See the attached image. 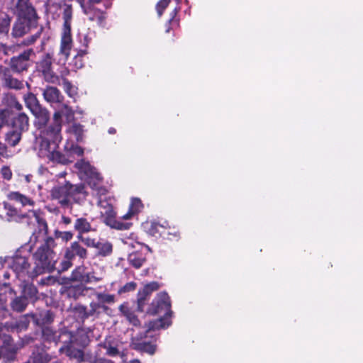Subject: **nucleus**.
<instances>
[{
    "instance_id": "1",
    "label": "nucleus",
    "mask_w": 363,
    "mask_h": 363,
    "mask_svg": "<svg viewBox=\"0 0 363 363\" xmlns=\"http://www.w3.org/2000/svg\"><path fill=\"white\" fill-rule=\"evenodd\" d=\"M56 242L54 238L49 237L38 248L33 254L34 267L32 269L31 277H36L45 272H52L57 262V255L55 252Z\"/></svg>"
},
{
    "instance_id": "2",
    "label": "nucleus",
    "mask_w": 363,
    "mask_h": 363,
    "mask_svg": "<svg viewBox=\"0 0 363 363\" xmlns=\"http://www.w3.org/2000/svg\"><path fill=\"white\" fill-rule=\"evenodd\" d=\"M147 313L153 315L164 313L162 317L149 323V330L165 329L172 324L171 301L167 292L163 291L157 294L149 306Z\"/></svg>"
},
{
    "instance_id": "3",
    "label": "nucleus",
    "mask_w": 363,
    "mask_h": 363,
    "mask_svg": "<svg viewBox=\"0 0 363 363\" xmlns=\"http://www.w3.org/2000/svg\"><path fill=\"white\" fill-rule=\"evenodd\" d=\"M62 19L63 28L61 37V43L58 55V63L65 64L72 48V40L71 35V25L72 20V9L69 4H62Z\"/></svg>"
},
{
    "instance_id": "4",
    "label": "nucleus",
    "mask_w": 363,
    "mask_h": 363,
    "mask_svg": "<svg viewBox=\"0 0 363 363\" xmlns=\"http://www.w3.org/2000/svg\"><path fill=\"white\" fill-rule=\"evenodd\" d=\"M111 208H107L104 212H101V218L103 222L110 228L118 230H125L130 228L133 223L128 220L136 217L141 211L143 206H129L128 211L119 217V218L125 221H121L116 218V212Z\"/></svg>"
},
{
    "instance_id": "5",
    "label": "nucleus",
    "mask_w": 363,
    "mask_h": 363,
    "mask_svg": "<svg viewBox=\"0 0 363 363\" xmlns=\"http://www.w3.org/2000/svg\"><path fill=\"white\" fill-rule=\"evenodd\" d=\"M39 135L35 138V146L38 150L41 149L49 148L52 145L57 147L62 140V124L58 121H55L40 128Z\"/></svg>"
},
{
    "instance_id": "6",
    "label": "nucleus",
    "mask_w": 363,
    "mask_h": 363,
    "mask_svg": "<svg viewBox=\"0 0 363 363\" xmlns=\"http://www.w3.org/2000/svg\"><path fill=\"white\" fill-rule=\"evenodd\" d=\"M51 195L54 199H60V204H72L82 202L86 196V192L84 185L67 184L63 186H55Z\"/></svg>"
},
{
    "instance_id": "7",
    "label": "nucleus",
    "mask_w": 363,
    "mask_h": 363,
    "mask_svg": "<svg viewBox=\"0 0 363 363\" xmlns=\"http://www.w3.org/2000/svg\"><path fill=\"white\" fill-rule=\"evenodd\" d=\"M29 253L24 249L21 248L16 251L13 257H8L6 263L9 269H11L15 277L19 279L25 278L33 279L31 277L32 269L28 262Z\"/></svg>"
},
{
    "instance_id": "8",
    "label": "nucleus",
    "mask_w": 363,
    "mask_h": 363,
    "mask_svg": "<svg viewBox=\"0 0 363 363\" xmlns=\"http://www.w3.org/2000/svg\"><path fill=\"white\" fill-rule=\"evenodd\" d=\"M0 218L7 220H15L25 221L28 224L38 223L41 227L47 228L46 223L40 218V215L33 210L28 212H18L13 206H0Z\"/></svg>"
},
{
    "instance_id": "9",
    "label": "nucleus",
    "mask_w": 363,
    "mask_h": 363,
    "mask_svg": "<svg viewBox=\"0 0 363 363\" xmlns=\"http://www.w3.org/2000/svg\"><path fill=\"white\" fill-rule=\"evenodd\" d=\"M79 177L86 181L92 189H98L102 182V177L89 162L81 160L75 163Z\"/></svg>"
},
{
    "instance_id": "10",
    "label": "nucleus",
    "mask_w": 363,
    "mask_h": 363,
    "mask_svg": "<svg viewBox=\"0 0 363 363\" xmlns=\"http://www.w3.org/2000/svg\"><path fill=\"white\" fill-rule=\"evenodd\" d=\"M72 340L73 335L70 332L67 330H58L57 345L58 343L63 344V345L59 348V351L62 353H65L69 359L79 362L84 359V354L82 350H76L70 345Z\"/></svg>"
},
{
    "instance_id": "11",
    "label": "nucleus",
    "mask_w": 363,
    "mask_h": 363,
    "mask_svg": "<svg viewBox=\"0 0 363 363\" xmlns=\"http://www.w3.org/2000/svg\"><path fill=\"white\" fill-rule=\"evenodd\" d=\"M56 147L54 145L49 148L41 149L38 150V156L54 163L62 164H67L73 162V159L70 158L67 152H65V154H62L60 152L55 150Z\"/></svg>"
},
{
    "instance_id": "12",
    "label": "nucleus",
    "mask_w": 363,
    "mask_h": 363,
    "mask_svg": "<svg viewBox=\"0 0 363 363\" xmlns=\"http://www.w3.org/2000/svg\"><path fill=\"white\" fill-rule=\"evenodd\" d=\"M16 9L19 19L28 21L30 25H35L37 15L30 4L26 0H18Z\"/></svg>"
},
{
    "instance_id": "13",
    "label": "nucleus",
    "mask_w": 363,
    "mask_h": 363,
    "mask_svg": "<svg viewBox=\"0 0 363 363\" xmlns=\"http://www.w3.org/2000/svg\"><path fill=\"white\" fill-rule=\"evenodd\" d=\"M146 232L152 236H162L165 234V229L169 227L168 221L165 220L153 219L143 224Z\"/></svg>"
},
{
    "instance_id": "14",
    "label": "nucleus",
    "mask_w": 363,
    "mask_h": 363,
    "mask_svg": "<svg viewBox=\"0 0 363 363\" xmlns=\"http://www.w3.org/2000/svg\"><path fill=\"white\" fill-rule=\"evenodd\" d=\"M33 53V50L30 48L25 50L18 56L12 57L10 63L11 69L17 73L27 69L29 58Z\"/></svg>"
},
{
    "instance_id": "15",
    "label": "nucleus",
    "mask_w": 363,
    "mask_h": 363,
    "mask_svg": "<svg viewBox=\"0 0 363 363\" xmlns=\"http://www.w3.org/2000/svg\"><path fill=\"white\" fill-rule=\"evenodd\" d=\"M159 289V284L156 281H152L147 284L142 290L138 293V310L140 312L144 311V307L146 304V301L150 297V294Z\"/></svg>"
},
{
    "instance_id": "16",
    "label": "nucleus",
    "mask_w": 363,
    "mask_h": 363,
    "mask_svg": "<svg viewBox=\"0 0 363 363\" xmlns=\"http://www.w3.org/2000/svg\"><path fill=\"white\" fill-rule=\"evenodd\" d=\"M159 289V284L156 281H152L147 284L142 290L138 293V310L140 312L144 311V307L146 304V301L150 297V294Z\"/></svg>"
},
{
    "instance_id": "17",
    "label": "nucleus",
    "mask_w": 363,
    "mask_h": 363,
    "mask_svg": "<svg viewBox=\"0 0 363 363\" xmlns=\"http://www.w3.org/2000/svg\"><path fill=\"white\" fill-rule=\"evenodd\" d=\"M0 80L3 86L9 89H21L23 87V82L13 77L11 69L7 68L1 69Z\"/></svg>"
},
{
    "instance_id": "18",
    "label": "nucleus",
    "mask_w": 363,
    "mask_h": 363,
    "mask_svg": "<svg viewBox=\"0 0 363 363\" xmlns=\"http://www.w3.org/2000/svg\"><path fill=\"white\" fill-rule=\"evenodd\" d=\"M119 345L120 342L117 338L113 336H108L100 344V346L106 350V354L116 357L120 354Z\"/></svg>"
},
{
    "instance_id": "19",
    "label": "nucleus",
    "mask_w": 363,
    "mask_h": 363,
    "mask_svg": "<svg viewBox=\"0 0 363 363\" xmlns=\"http://www.w3.org/2000/svg\"><path fill=\"white\" fill-rule=\"evenodd\" d=\"M33 322L39 326L51 323L54 320V313L50 310H43L31 313Z\"/></svg>"
},
{
    "instance_id": "20",
    "label": "nucleus",
    "mask_w": 363,
    "mask_h": 363,
    "mask_svg": "<svg viewBox=\"0 0 363 363\" xmlns=\"http://www.w3.org/2000/svg\"><path fill=\"white\" fill-rule=\"evenodd\" d=\"M65 253L67 258L73 260L78 257L79 259H84L87 257V251L77 242L71 243L70 246L66 248Z\"/></svg>"
},
{
    "instance_id": "21",
    "label": "nucleus",
    "mask_w": 363,
    "mask_h": 363,
    "mask_svg": "<svg viewBox=\"0 0 363 363\" xmlns=\"http://www.w3.org/2000/svg\"><path fill=\"white\" fill-rule=\"evenodd\" d=\"M43 95L45 101L50 104L53 103H62L63 96L60 91L54 86H47L43 92Z\"/></svg>"
},
{
    "instance_id": "22",
    "label": "nucleus",
    "mask_w": 363,
    "mask_h": 363,
    "mask_svg": "<svg viewBox=\"0 0 363 363\" xmlns=\"http://www.w3.org/2000/svg\"><path fill=\"white\" fill-rule=\"evenodd\" d=\"M51 357L43 348H37L25 363H48Z\"/></svg>"
},
{
    "instance_id": "23",
    "label": "nucleus",
    "mask_w": 363,
    "mask_h": 363,
    "mask_svg": "<svg viewBox=\"0 0 363 363\" xmlns=\"http://www.w3.org/2000/svg\"><path fill=\"white\" fill-rule=\"evenodd\" d=\"M31 113L35 117V124L38 126V128H42L45 126L49 121L50 114L48 111L43 108L41 106L38 108H35V110L32 111Z\"/></svg>"
},
{
    "instance_id": "24",
    "label": "nucleus",
    "mask_w": 363,
    "mask_h": 363,
    "mask_svg": "<svg viewBox=\"0 0 363 363\" xmlns=\"http://www.w3.org/2000/svg\"><path fill=\"white\" fill-rule=\"evenodd\" d=\"M29 126V120L26 114L21 113L15 116L12 120V127L13 129L21 132L27 131Z\"/></svg>"
},
{
    "instance_id": "25",
    "label": "nucleus",
    "mask_w": 363,
    "mask_h": 363,
    "mask_svg": "<svg viewBox=\"0 0 363 363\" xmlns=\"http://www.w3.org/2000/svg\"><path fill=\"white\" fill-rule=\"evenodd\" d=\"M30 321H33L31 313H28L20 316L18 319L11 322L10 327L12 330L20 332L26 330Z\"/></svg>"
},
{
    "instance_id": "26",
    "label": "nucleus",
    "mask_w": 363,
    "mask_h": 363,
    "mask_svg": "<svg viewBox=\"0 0 363 363\" xmlns=\"http://www.w3.org/2000/svg\"><path fill=\"white\" fill-rule=\"evenodd\" d=\"M21 296L30 302L37 298L38 290L31 283L23 281L21 284Z\"/></svg>"
},
{
    "instance_id": "27",
    "label": "nucleus",
    "mask_w": 363,
    "mask_h": 363,
    "mask_svg": "<svg viewBox=\"0 0 363 363\" xmlns=\"http://www.w3.org/2000/svg\"><path fill=\"white\" fill-rule=\"evenodd\" d=\"M33 26L34 25H30L28 21L18 18L13 26L12 35L15 38L22 37L28 33L30 28Z\"/></svg>"
},
{
    "instance_id": "28",
    "label": "nucleus",
    "mask_w": 363,
    "mask_h": 363,
    "mask_svg": "<svg viewBox=\"0 0 363 363\" xmlns=\"http://www.w3.org/2000/svg\"><path fill=\"white\" fill-rule=\"evenodd\" d=\"M65 116L67 121H70L74 117V111L66 104H63L60 110L55 112L53 115V121H58L62 123V117Z\"/></svg>"
},
{
    "instance_id": "29",
    "label": "nucleus",
    "mask_w": 363,
    "mask_h": 363,
    "mask_svg": "<svg viewBox=\"0 0 363 363\" xmlns=\"http://www.w3.org/2000/svg\"><path fill=\"white\" fill-rule=\"evenodd\" d=\"M119 311L126 319L134 326L139 325L140 321L134 312L128 307V303H123L119 306Z\"/></svg>"
},
{
    "instance_id": "30",
    "label": "nucleus",
    "mask_w": 363,
    "mask_h": 363,
    "mask_svg": "<svg viewBox=\"0 0 363 363\" xmlns=\"http://www.w3.org/2000/svg\"><path fill=\"white\" fill-rule=\"evenodd\" d=\"M129 264L136 269L140 268L146 261L145 256L140 252H131L128 255Z\"/></svg>"
},
{
    "instance_id": "31",
    "label": "nucleus",
    "mask_w": 363,
    "mask_h": 363,
    "mask_svg": "<svg viewBox=\"0 0 363 363\" xmlns=\"http://www.w3.org/2000/svg\"><path fill=\"white\" fill-rule=\"evenodd\" d=\"M29 301L26 298L21 296L15 297L10 303V306L13 311L21 313L25 311Z\"/></svg>"
},
{
    "instance_id": "32",
    "label": "nucleus",
    "mask_w": 363,
    "mask_h": 363,
    "mask_svg": "<svg viewBox=\"0 0 363 363\" xmlns=\"http://www.w3.org/2000/svg\"><path fill=\"white\" fill-rule=\"evenodd\" d=\"M65 151L67 152L70 158L74 160V155L82 156L84 154V149L80 146L73 144L67 140L65 145Z\"/></svg>"
},
{
    "instance_id": "33",
    "label": "nucleus",
    "mask_w": 363,
    "mask_h": 363,
    "mask_svg": "<svg viewBox=\"0 0 363 363\" xmlns=\"http://www.w3.org/2000/svg\"><path fill=\"white\" fill-rule=\"evenodd\" d=\"M22 132L13 129L6 135V142L11 146L15 147L21 140Z\"/></svg>"
},
{
    "instance_id": "34",
    "label": "nucleus",
    "mask_w": 363,
    "mask_h": 363,
    "mask_svg": "<svg viewBox=\"0 0 363 363\" xmlns=\"http://www.w3.org/2000/svg\"><path fill=\"white\" fill-rule=\"evenodd\" d=\"M6 197L9 201L19 203L21 204H32L30 199L27 196L19 193L18 191L9 192Z\"/></svg>"
},
{
    "instance_id": "35",
    "label": "nucleus",
    "mask_w": 363,
    "mask_h": 363,
    "mask_svg": "<svg viewBox=\"0 0 363 363\" xmlns=\"http://www.w3.org/2000/svg\"><path fill=\"white\" fill-rule=\"evenodd\" d=\"M58 331L54 330L50 327H45L42 330V336L44 340L49 342H54L57 345Z\"/></svg>"
},
{
    "instance_id": "36",
    "label": "nucleus",
    "mask_w": 363,
    "mask_h": 363,
    "mask_svg": "<svg viewBox=\"0 0 363 363\" xmlns=\"http://www.w3.org/2000/svg\"><path fill=\"white\" fill-rule=\"evenodd\" d=\"M74 229L79 233V235H82V233L91 231V227L86 219L80 218L75 220Z\"/></svg>"
},
{
    "instance_id": "37",
    "label": "nucleus",
    "mask_w": 363,
    "mask_h": 363,
    "mask_svg": "<svg viewBox=\"0 0 363 363\" xmlns=\"http://www.w3.org/2000/svg\"><path fill=\"white\" fill-rule=\"evenodd\" d=\"M84 131L83 126L79 123L72 124L67 130L68 133H72L74 135L77 142H80L83 140Z\"/></svg>"
},
{
    "instance_id": "38",
    "label": "nucleus",
    "mask_w": 363,
    "mask_h": 363,
    "mask_svg": "<svg viewBox=\"0 0 363 363\" xmlns=\"http://www.w3.org/2000/svg\"><path fill=\"white\" fill-rule=\"evenodd\" d=\"M108 310V307L102 304L99 301H92L90 303V309L89 310L90 316L94 315H99L102 313H106Z\"/></svg>"
},
{
    "instance_id": "39",
    "label": "nucleus",
    "mask_w": 363,
    "mask_h": 363,
    "mask_svg": "<svg viewBox=\"0 0 363 363\" xmlns=\"http://www.w3.org/2000/svg\"><path fill=\"white\" fill-rule=\"evenodd\" d=\"M74 316L79 320H84L90 316L89 311L82 305H77L73 308Z\"/></svg>"
},
{
    "instance_id": "40",
    "label": "nucleus",
    "mask_w": 363,
    "mask_h": 363,
    "mask_svg": "<svg viewBox=\"0 0 363 363\" xmlns=\"http://www.w3.org/2000/svg\"><path fill=\"white\" fill-rule=\"evenodd\" d=\"M94 296L98 301L102 304H111L115 302V296L110 294L96 292Z\"/></svg>"
},
{
    "instance_id": "41",
    "label": "nucleus",
    "mask_w": 363,
    "mask_h": 363,
    "mask_svg": "<svg viewBox=\"0 0 363 363\" xmlns=\"http://www.w3.org/2000/svg\"><path fill=\"white\" fill-rule=\"evenodd\" d=\"M164 238L172 240L178 241L180 239V232L176 227H169L165 229V234L162 235Z\"/></svg>"
},
{
    "instance_id": "42",
    "label": "nucleus",
    "mask_w": 363,
    "mask_h": 363,
    "mask_svg": "<svg viewBox=\"0 0 363 363\" xmlns=\"http://www.w3.org/2000/svg\"><path fill=\"white\" fill-rule=\"evenodd\" d=\"M24 101L26 104V106L30 110V111L35 109V108H38L40 106L38 103L37 98L33 94L28 93L24 96Z\"/></svg>"
},
{
    "instance_id": "43",
    "label": "nucleus",
    "mask_w": 363,
    "mask_h": 363,
    "mask_svg": "<svg viewBox=\"0 0 363 363\" xmlns=\"http://www.w3.org/2000/svg\"><path fill=\"white\" fill-rule=\"evenodd\" d=\"M96 248L101 255L106 256L112 252V245L108 242H97Z\"/></svg>"
},
{
    "instance_id": "44",
    "label": "nucleus",
    "mask_w": 363,
    "mask_h": 363,
    "mask_svg": "<svg viewBox=\"0 0 363 363\" xmlns=\"http://www.w3.org/2000/svg\"><path fill=\"white\" fill-rule=\"evenodd\" d=\"M84 11L85 14L87 15L90 21H94L97 19L99 23H101L104 18V17L102 16V13H101L99 11H95L91 8L84 9Z\"/></svg>"
},
{
    "instance_id": "45",
    "label": "nucleus",
    "mask_w": 363,
    "mask_h": 363,
    "mask_svg": "<svg viewBox=\"0 0 363 363\" xmlns=\"http://www.w3.org/2000/svg\"><path fill=\"white\" fill-rule=\"evenodd\" d=\"M11 23V18L5 13L0 15V33H8Z\"/></svg>"
},
{
    "instance_id": "46",
    "label": "nucleus",
    "mask_w": 363,
    "mask_h": 363,
    "mask_svg": "<svg viewBox=\"0 0 363 363\" xmlns=\"http://www.w3.org/2000/svg\"><path fill=\"white\" fill-rule=\"evenodd\" d=\"M62 5L57 3L50 4L48 6L47 11L49 14L52 15L53 18L60 16V12L62 11Z\"/></svg>"
},
{
    "instance_id": "47",
    "label": "nucleus",
    "mask_w": 363,
    "mask_h": 363,
    "mask_svg": "<svg viewBox=\"0 0 363 363\" xmlns=\"http://www.w3.org/2000/svg\"><path fill=\"white\" fill-rule=\"evenodd\" d=\"M86 273V272L83 266L78 267L72 272V278L75 281L82 282V280H85L84 277Z\"/></svg>"
},
{
    "instance_id": "48",
    "label": "nucleus",
    "mask_w": 363,
    "mask_h": 363,
    "mask_svg": "<svg viewBox=\"0 0 363 363\" xmlns=\"http://www.w3.org/2000/svg\"><path fill=\"white\" fill-rule=\"evenodd\" d=\"M94 35V33L91 31H88L86 33H79V38L80 43L84 47H87L89 44L91 42Z\"/></svg>"
},
{
    "instance_id": "49",
    "label": "nucleus",
    "mask_w": 363,
    "mask_h": 363,
    "mask_svg": "<svg viewBox=\"0 0 363 363\" xmlns=\"http://www.w3.org/2000/svg\"><path fill=\"white\" fill-rule=\"evenodd\" d=\"M52 57L50 54H47L40 63V69L42 72L51 69Z\"/></svg>"
},
{
    "instance_id": "50",
    "label": "nucleus",
    "mask_w": 363,
    "mask_h": 363,
    "mask_svg": "<svg viewBox=\"0 0 363 363\" xmlns=\"http://www.w3.org/2000/svg\"><path fill=\"white\" fill-rule=\"evenodd\" d=\"M73 259L71 258H67L66 254L65 253L64 259L60 262V268L57 269L59 272L67 271L69 269L72 265Z\"/></svg>"
},
{
    "instance_id": "51",
    "label": "nucleus",
    "mask_w": 363,
    "mask_h": 363,
    "mask_svg": "<svg viewBox=\"0 0 363 363\" xmlns=\"http://www.w3.org/2000/svg\"><path fill=\"white\" fill-rule=\"evenodd\" d=\"M10 118V111L8 109L0 110V129L7 124Z\"/></svg>"
},
{
    "instance_id": "52",
    "label": "nucleus",
    "mask_w": 363,
    "mask_h": 363,
    "mask_svg": "<svg viewBox=\"0 0 363 363\" xmlns=\"http://www.w3.org/2000/svg\"><path fill=\"white\" fill-rule=\"evenodd\" d=\"M135 288H136V284L133 281H130V282L125 284L123 286H122L121 289H119L118 292L119 294H122L124 293L133 291L135 289Z\"/></svg>"
},
{
    "instance_id": "53",
    "label": "nucleus",
    "mask_w": 363,
    "mask_h": 363,
    "mask_svg": "<svg viewBox=\"0 0 363 363\" xmlns=\"http://www.w3.org/2000/svg\"><path fill=\"white\" fill-rule=\"evenodd\" d=\"M170 1L171 0H160L157 3L156 6V9L159 17H160L162 15L164 10L169 5Z\"/></svg>"
},
{
    "instance_id": "54",
    "label": "nucleus",
    "mask_w": 363,
    "mask_h": 363,
    "mask_svg": "<svg viewBox=\"0 0 363 363\" xmlns=\"http://www.w3.org/2000/svg\"><path fill=\"white\" fill-rule=\"evenodd\" d=\"M77 238L88 247H96V246L97 242L94 239L88 237H84L82 235H79Z\"/></svg>"
},
{
    "instance_id": "55",
    "label": "nucleus",
    "mask_w": 363,
    "mask_h": 363,
    "mask_svg": "<svg viewBox=\"0 0 363 363\" xmlns=\"http://www.w3.org/2000/svg\"><path fill=\"white\" fill-rule=\"evenodd\" d=\"M43 74L45 79L50 82H55L57 79V77L52 71V69L48 71H44Z\"/></svg>"
},
{
    "instance_id": "56",
    "label": "nucleus",
    "mask_w": 363,
    "mask_h": 363,
    "mask_svg": "<svg viewBox=\"0 0 363 363\" xmlns=\"http://www.w3.org/2000/svg\"><path fill=\"white\" fill-rule=\"evenodd\" d=\"M1 174L4 179L10 180L12 177V172L9 167L4 166L1 169Z\"/></svg>"
},
{
    "instance_id": "57",
    "label": "nucleus",
    "mask_w": 363,
    "mask_h": 363,
    "mask_svg": "<svg viewBox=\"0 0 363 363\" xmlns=\"http://www.w3.org/2000/svg\"><path fill=\"white\" fill-rule=\"evenodd\" d=\"M40 33L38 32L35 35H33L28 37V38H26V40H24L22 42V44H23L24 45H30L33 44L37 40V39L40 37Z\"/></svg>"
},
{
    "instance_id": "58",
    "label": "nucleus",
    "mask_w": 363,
    "mask_h": 363,
    "mask_svg": "<svg viewBox=\"0 0 363 363\" xmlns=\"http://www.w3.org/2000/svg\"><path fill=\"white\" fill-rule=\"evenodd\" d=\"M85 280H82V282L84 283H91L92 281H98L100 279L96 278L93 273L86 272L85 276L84 277Z\"/></svg>"
},
{
    "instance_id": "59",
    "label": "nucleus",
    "mask_w": 363,
    "mask_h": 363,
    "mask_svg": "<svg viewBox=\"0 0 363 363\" xmlns=\"http://www.w3.org/2000/svg\"><path fill=\"white\" fill-rule=\"evenodd\" d=\"M123 242L125 245H126L128 247L135 248L136 246H140V243L138 242H134L133 240L130 238H125L123 239Z\"/></svg>"
},
{
    "instance_id": "60",
    "label": "nucleus",
    "mask_w": 363,
    "mask_h": 363,
    "mask_svg": "<svg viewBox=\"0 0 363 363\" xmlns=\"http://www.w3.org/2000/svg\"><path fill=\"white\" fill-rule=\"evenodd\" d=\"M143 350L150 354H153L155 352L156 348L153 345L147 344L144 345Z\"/></svg>"
},
{
    "instance_id": "61",
    "label": "nucleus",
    "mask_w": 363,
    "mask_h": 363,
    "mask_svg": "<svg viewBox=\"0 0 363 363\" xmlns=\"http://www.w3.org/2000/svg\"><path fill=\"white\" fill-rule=\"evenodd\" d=\"M91 332L92 331L91 330V329L89 328V331L86 333V334L84 335V337H83V340L82 342V345L83 346L88 345V343L90 342V338L91 337L90 335V333H91Z\"/></svg>"
},
{
    "instance_id": "62",
    "label": "nucleus",
    "mask_w": 363,
    "mask_h": 363,
    "mask_svg": "<svg viewBox=\"0 0 363 363\" xmlns=\"http://www.w3.org/2000/svg\"><path fill=\"white\" fill-rule=\"evenodd\" d=\"M64 88L66 91V92L69 95V96H72V86L71 84V83L67 80H65L64 82Z\"/></svg>"
},
{
    "instance_id": "63",
    "label": "nucleus",
    "mask_w": 363,
    "mask_h": 363,
    "mask_svg": "<svg viewBox=\"0 0 363 363\" xmlns=\"http://www.w3.org/2000/svg\"><path fill=\"white\" fill-rule=\"evenodd\" d=\"M77 291L78 290L74 288H69L67 291L68 296H73L74 298H77L78 297V295L77 294Z\"/></svg>"
},
{
    "instance_id": "64",
    "label": "nucleus",
    "mask_w": 363,
    "mask_h": 363,
    "mask_svg": "<svg viewBox=\"0 0 363 363\" xmlns=\"http://www.w3.org/2000/svg\"><path fill=\"white\" fill-rule=\"evenodd\" d=\"M52 281H53V278L50 276H48L45 279H42L40 280V284L45 285V284H50Z\"/></svg>"
}]
</instances>
